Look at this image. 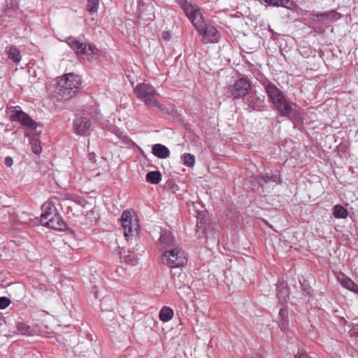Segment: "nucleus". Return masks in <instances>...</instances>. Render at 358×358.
<instances>
[{"label": "nucleus", "instance_id": "412c9836", "mask_svg": "<svg viewBox=\"0 0 358 358\" xmlns=\"http://www.w3.org/2000/svg\"><path fill=\"white\" fill-rule=\"evenodd\" d=\"M5 51L9 59L12 60L14 63L18 64L21 61V53L16 46H7Z\"/></svg>", "mask_w": 358, "mask_h": 358}, {"label": "nucleus", "instance_id": "a19ab883", "mask_svg": "<svg viewBox=\"0 0 358 358\" xmlns=\"http://www.w3.org/2000/svg\"><path fill=\"white\" fill-rule=\"evenodd\" d=\"M302 287H302L303 293L304 294H306V295L310 294V287H306V285H302Z\"/></svg>", "mask_w": 358, "mask_h": 358}, {"label": "nucleus", "instance_id": "72a5a7b5", "mask_svg": "<svg viewBox=\"0 0 358 358\" xmlns=\"http://www.w3.org/2000/svg\"><path fill=\"white\" fill-rule=\"evenodd\" d=\"M10 303V301L6 296L0 297V309L3 310L7 308Z\"/></svg>", "mask_w": 358, "mask_h": 358}, {"label": "nucleus", "instance_id": "4468645a", "mask_svg": "<svg viewBox=\"0 0 358 358\" xmlns=\"http://www.w3.org/2000/svg\"><path fill=\"white\" fill-rule=\"evenodd\" d=\"M43 225L58 231L64 230L66 228L65 222L62 217L57 213L43 222Z\"/></svg>", "mask_w": 358, "mask_h": 358}, {"label": "nucleus", "instance_id": "c756f323", "mask_svg": "<svg viewBox=\"0 0 358 358\" xmlns=\"http://www.w3.org/2000/svg\"><path fill=\"white\" fill-rule=\"evenodd\" d=\"M143 6L144 5H141L140 3H138V8H139V12H140L141 17L145 20H152L154 17V11L152 10H153L152 6H147L146 8L149 13L147 15L144 16V15L143 13Z\"/></svg>", "mask_w": 358, "mask_h": 358}, {"label": "nucleus", "instance_id": "7c9ffc66", "mask_svg": "<svg viewBox=\"0 0 358 358\" xmlns=\"http://www.w3.org/2000/svg\"><path fill=\"white\" fill-rule=\"evenodd\" d=\"M99 8L98 0H87L86 8L90 13H96Z\"/></svg>", "mask_w": 358, "mask_h": 358}, {"label": "nucleus", "instance_id": "f257e3e1", "mask_svg": "<svg viewBox=\"0 0 358 358\" xmlns=\"http://www.w3.org/2000/svg\"><path fill=\"white\" fill-rule=\"evenodd\" d=\"M180 6L192 25L203 36L202 41L204 43L218 42L219 36L214 26L207 24L203 20L200 9L197 5L187 0H182Z\"/></svg>", "mask_w": 358, "mask_h": 358}, {"label": "nucleus", "instance_id": "473e14b6", "mask_svg": "<svg viewBox=\"0 0 358 358\" xmlns=\"http://www.w3.org/2000/svg\"><path fill=\"white\" fill-rule=\"evenodd\" d=\"M31 149L32 151L36 154L38 155L42 152V148L41 146V142L38 139H33L31 141Z\"/></svg>", "mask_w": 358, "mask_h": 358}, {"label": "nucleus", "instance_id": "9b49d317", "mask_svg": "<svg viewBox=\"0 0 358 358\" xmlns=\"http://www.w3.org/2000/svg\"><path fill=\"white\" fill-rule=\"evenodd\" d=\"M257 182L262 187H265L268 182L279 185L282 182L281 176L278 171H269L264 176H259L256 178Z\"/></svg>", "mask_w": 358, "mask_h": 358}, {"label": "nucleus", "instance_id": "1a4fd4ad", "mask_svg": "<svg viewBox=\"0 0 358 358\" xmlns=\"http://www.w3.org/2000/svg\"><path fill=\"white\" fill-rule=\"evenodd\" d=\"M260 82L268 96V101L270 103H271V105H273L275 101H278L280 98H283V96L285 94L273 83L267 78H264Z\"/></svg>", "mask_w": 358, "mask_h": 358}, {"label": "nucleus", "instance_id": "e433bc0d", "mask_svg": "<svg viewBox=\"0 0 358 358\" xmlns=\"http://www.w3.org/2000/svg\"><path fill=\"white\" fill-rule=\"evenodd\" d=\"M106 313V315H103V318L106 317L107 319L110 320H113L115 318V314L113 311V309L110 310L105 311Z\"/></svg>", "mask_w": 358, "mask_h": 358}, {"label": "nucleus", "instance_id": "dca6fc26", "mask_svg": "<svg viewBox=\"0 0 358 358\" xmlns=\"http://www.w3.org/2000/svg\"><path fill=\"white\" fill-rule=\"evenodd\" d=\"M17 330L23 335L31 336L38 335L41 333L38 325H28L25 323H18L17 326Z\"/></svg>", "mask_w": 358, "mask_h": 358}, {"label": "nucleus", "instance_id": "5701e85b", "mask_svg": "<svg viewBox=\"0 0 358 358\" xmlns=\"http://www.w3.org/2000/svg\"><path fill=\"white\" fill-rule=\"evenodd\" d=\"M341 284L344 288L358 294V285L356 284L351 278L344 277L341 280Z\"/></svg>", "mask_w": 358, "mask_h": 358}, {"label": "nucleus", "instance_id": "6ab92c4d", "mask_svg": "<svg viewBox=\"0 0 358 358\" xmlns=\"http://www.w3.org/2000/svg\"><path fill=\"white\" fill-rule=\"evenodd\" d=\"M277 296L280 301L286 302L289 297V289L284 280H278L276 285Z\"/></svg>", "mask_w": 358, "mask_h": 358}, {"label": "nucleus", "instance_id": "0eeeda50", "mask_svg": "<svg viewBox=\"0 0 358 358\" xmlns=\"http://www.w3.org/2000/svg\"><path fill=\"white\" fill-rule=\"evenodd\" d=\"M121 224L124 229V234L127 240L137 235L139 226L137 220L133 218L130 212L124 210L122 213Z\"/></svg>", "mask_w": 358, "mask_h": 358}, {"label": "nucleus", "instance_id": "cd10ccee", "mask_svg": "<svg viewBox=\"0 0 358 358\" xmlns=\"http://www.w3.org/2000/svg\"><path fill=\"white\" fill-rule=\"evenodd\" d=\"M18 218L20 222L29 225H35L38 222L37 218H33L29 214L24 212H22L21 215L18 216Z\"/></svg>", "mask_w": 358, "mask_h": 358}, {"label": "nucleus", "instance_id": "20e7f679", "mask_svg": "<svg viewBox=\"0 0 358 358\" xmlns=\"http://www.w3.org/2000/svg\"><path fill=\"white\" fill-rule=\"evenodd\" d=\"M162 263L171 268H180L187 264V258L183 250L179 248L166 250L162 256Z\"/></svg>", "mask_w": 358, "mask_h": 358}, {"label": "nucleus", "instance_id": "ddd939ff", "mask_svg": "<svg viewBox=\"0 0 358 358\" xmlns=\"http://www.w3.org/2000/svg\"><path fill=\"white\" fill-rule=\"evenodd\" d=\"M12 119L14 121H18L22 124L27 126L31 129H36L37 123L32 120L26 113L22 110L17 111L13 116Z\"/></svg>", "mask_w": 358, "mask_h": 358}, {"label": "nucleus", "instance_id": "423d86ee", "mask_svg": "<svg viewBox=\"0 0 358 358\" xmlns=\"http://www.w3.org/2000/svg\"><path fill=\"white\" fill-rule=\"evenodd\" d=\"M66 42L77 55L90 56L98 54L96 47L88 42H80L73 36L67 38Z\"/></svg>", "mask_w": 358, "mask_h": 358}, {"label": "nucleus", "instance_id": "49530a36", "mask_svg": "<svg viewBox=\"0 0 358 358\" xmlns=\"http://www.w3.org/2000/svg\"><path fill=\"white\" fill-rule=\"evenodd\" d=\"M357 330H358V324L357 325Z\"/></svg>", "mask_w": 358, "mask_h": 358}, {"label": "nucleus", "instance_id": "4be33fe9", "mask_svg": "<svg viewBox=\"0 0 358 358\" xmlns=\"http://www.w3.org/2000/svg\"><path fill=\"white\" fill-rule=\"evenodd\" d=\"M114 299L112 295L103 296L101 300L100 307L103 312L110 310L113 308Z\"/></svg>", "mask_w": 358, "mask_h": 358}, {"label": "nucleus", "instance_id": "c85d7f7f", "mask_svg": "<svg viewBox=\"0 0 358 358\" xmlns=\"http://www.w3.org/2000/svg\"><path fill=\"white\" fill-rule=\"evenodd\" d=\"M182 163L187 167H193L195 163V157L192 154L185 153L181 157Z\"/></svg>", "mask_w": 358, "mask_h": 358}, {"label": "nucleus", "instance_id": "c03bdc74", "mask_svg": "<svg viewBox=\"0 0 358 358\" xmlns=\"http://www.w3.org/2000/svg\"><path fill=\"white\" fill-rule=\"evenodd\" d=\"M163 38L165 40H169V33H167V32L163 33Z\"/></svg>", "mask_w": 358, "mask_h": 358}, {"label": "nucleus", "instance_id": "393cba45", "mask_svg": "<svg viewBox=\"0 0 358 358\" xmlns=\"http://www.w3.org/2000/svg\"><path fill=\"white\" fill-rule=\"evenodd\" d=\"M146 181L151 184H158L162 180V174L159 171H150L146 174Z\"/></svg>", "mask_w": 358, "mask_h": 358}, {"label": "nucleus", "instance_id": "a878e982", "mask_svg": "<svg viewBox=\"0 0 358 358\" xmlns=\"http://www.w3.org/2000/svg\"><path fill=\"white\" fill-rule=\"evenodd\" d=\"M315 16L322 20H324L326 19L337 20L340 17V15L333 10L324 13H318L315 15Z\"/></svg>", "mask_w": 358, "mask_h": 358}, {"label": "nucleus", "instance_id": "f3484780", "mask_svg": "<svg viewBox=\"0 0 358 358\" xmlns=\"http://www.w3.org/2000/svg\"><path fill=\"white\" fill-rule=\"evenodd\" d=\"M248 106L255 110H261L264 103V96H257L256 94H250L246 98Z\"/></svg>", "mask_w": 358, "mask_h": 358}, {"label": "nucleus", "instance_id": "bb28decb", "mask_svg": "<svg viewBox=\"0 0 358 358\" xmlns=\"http://www.w3.org/2000/svg\"><path fill=\"white\" fill-rule=\"evenodd\" d=\"M333 215L336 218L338 219H345L348 215V212L347 209H345L341 205H336L333 208Z\"/></svg>", "mask_w": 358, "mask_h": 358}, {"label": "nucleus", "instance_id": "39448f33", "mask_svg": "<svg viewBox=\"0 0 358 358\" xmlns=\"http://www.w3.org/2000/svg\"><path fill=\"white\" fill-rule=\"evenodd\" d=\"M273 108L281 116L292 119L297 113V106L286 94L273 105Z\"/></svg>", "mask_w": 358, "mask_h": 358}, {"label": "nucleus", "instance_id": "aec40b11", "mask_svg": "<svg viewBox=\"0 0 358 358\" xmlns=\"http://www.w3.org/2000/svg\"><path fill=\"white\" fill-rule=\"evenodd\" d=\"M152 154L159 159H166L170 156L169 148L159 143H157L152 146Z\"/></svg>", "mask_w": 358, "mask_h": 358}, {"label": "nucleus", "instance_id": "2eb2a0df", "mask_svg": "<svg viewBox=\"0 0 358 358\" xmlns=\"http://www.w3.org/2000/svg\"><path fill=\"white\" fill-rule=\"evenodd\" d=\"M42 213L41 215V222L43 224L47 220L56 214V208L52 201L45 202L42 206Z\"/></svg>", "mask_w": 358, "mask_h": 358}, {"label": "nucleus", "instance_id": "2f4dec72", "mask_svg": "<svg viewBox=\"0 0 358 358\" xmlns=\"http://www.w3.org/2000/svg\"><path fill=\"white\" fill-rule=\"evenodd\" d=\"M124 262L130 266L136 265L138 263V258L134 253H130L123 257Z\"/></svg>", "mask_w": 358, "mask_h": 358}, {"label": "nucleus", "instance_id": "58836bf2", "mask_svg": "<svg viewBox=\"0 0 358 358\" xmlns=\"http://www.w3.org/2000/svg\"><path fill=\"white\" fill-rule=\"evenodd\" d=\"M4 164L8 167H10L13 164V160L12 157H10L9 156L6 157L4 159Z\"/></svg>", "mask_w": 358, "mask_h": 358}, {"label": "nucleus", "instance_id": "6e6552de", "mask_svg": "<svg viewBox=\"0 0 358 358\" xmlns=\"http://www.w3.org/2000/svg\"><path fill=\"white\" fill-rule=\"evenodd\" d=\"M260 82L268 96V101L270 103H271V105H273L275 101H278L280 98H283V96L285 94L273 83L267 78H264Z\"/></svg>", "mask_w": 358, "mask_h": 358}, {"label": "nucleus", "instance_id": "f704fd0d", "mask_svg": "<svg viewBox=\"0 0 358 358\" xmlns=\"http://www.w3.org/2000/svg\"><path fill=\"white\" fill-rule=\"evenodd\" d=\"M287 324H288L287 317H282V319L280 320L279 326L283 331H285L287 330Z\"/></svg>", "mask_w": 358, "mask_h": 358}, {"label": "nucleus", "instance_id": "f8f14e48", "mask_svg": "<svg viewBox=\"0 0 358 358\" xmlns=\"http://www.w3.org/2000/svg\"><path fill=\"white\" fill-rule=\"evenodd\" d=\"M91 122L87 117H77L73 121V129L80 135H87L90 132Z\"/></svg>", "mask_w": 358, "mask_h": 358}, {"label": "nucleus", "instance_id": "c9c22d12", "mask_svg": "<svg viewBox=\"0 0 358 358\" xmlns=\"http://www.w3.org/2000/svg\"><path fill=\"white\" fill-rule=\"evenodd\" d=\"M6 6L8 8H13L15 10L17 8V2L16 0H6Z\"/></svg>", "mask_w": 358, "mask_h": 358}, {"label": "nucleus", "instance_id": "ea45409f", "mask_svg": "<svg viewBox=\"0 0 358 358\" xmlns=\"http://www.w3.org/2000/svg\"><path fill=\"white\" fill-rule=\"evenodd\" d=\"M280 320L282 317H287V310L285 308H281L279 311Z\"/></svg>", "mask_w": 358, "mask_h": 358}, {"label": "nucleus", "instance_id": "37998d69", "mask_svg": "<svg viewBox=\"0 0 358 358\" xmlns=\"http://www.w3.org/2000/svg\"><path fill=\"white\" fill-rule=\"evenodd\" d=\"M93 289H94V291H93V292H94V297H95L96 299H98L100 294H99V291L97 290V287H96V286H94V287H93Z\"/></svg>", "mask_w": 358, "mask_h": 358}, {"label": "nucleus", "instance_id": "b1692460", "mask_svg": "<svg viewBox=\"0 0 358 358\" xmlns=\"http://www.w3.org/2000/svg\"><path fill=\"white\" fill-rule=\"evenodd\" d=\"M173 317V310L169 306H164L159 312V319L164 322L170 321Z\"/></svg>", "mask_w": 358, "mask_h": 358}, {"label": "nucleus", "instance_id": "f03ea898", "mask_svg": "<svg viewBox=\"0 0 358 358\" xmlns=\"http://www.w3.org/2000/svg\"><path fill=\"white\" fill-rule=\"evenodd\" d=\"M80 85V77L74 73H68L59 78L55 85L58 99L67 100L72 98L78 92Z\"/></svg>", "mask_w": 358, "mask_h": 358}, {"label": "nucleus", "instance_id": "79ce46f5", "mask_svg": "<svg viewBox=\"0 0 358 358\" xmlns=\"http://www.w3.org/2000/svg\"><path fill=\"white\" fill-rule=\"evenodd\" d=\"M88 158L93 163L96 162V155L94 152L89 153Z\"/></svg>", "mask_w": 358, "mask_h": 358}, {"label": "nucleus", "instance_id": "7ed1b4c3", "mask_svg": "<svg viewBox=\"0 0 358 358\" xmlns=\"http://www.w3.org/2000/svg\"><path fill=\"white\" fill-rule=\"evenodd\" d=\"M134 92L137 98L146 106H155L162 111L164 110V106L157 100L158 93L151 85L145 83L138 84L134 88Z\"/></svg>", "mask_w": 358, "mask_h": 358}, {"label": "nucleus", "instance_id": "4c0bfd02", "mask_svg": "<svg viewBox=\"0 0 358 358\" xmlns=\"http://www.w3.org/2000/svg\"><path fill=\"white\" fill-rule=\"evenodd\" d=\"M294 358H311L306 352H301L294 355Z\"/></svg>", "mask_w": 358, "mask_h": 358}, {"label": "nucleus", "instance_id": "a18cd8bd", "mask_svg": "<svg viewBox=\"0 0 358 358\" xmlns=\"http://www.w3.org/2000/svg\"><path fill=\"white\" fill-rule=\"evenodd\" d=\"M252 358H262V355H256L255 356L252 357Z\"/></svg>", "mask_w": 358, "mask_h": 358}, {"label": "nucleus", "instance_id": "9d476101", "mask_svg": "<svg viewBox=\"0 0 358 358\" xmlns=\"http://www.w3.org/2000/svg\"><path fill=\"white\" fill-rule=\"evenodd\" d=\"M250 87V81L245 78H241L232 85L231 94L234 98L238 99L247 94Z\"/></svg>", "mask_w": 358, "mask_h": 358}, {"label": "nucleus", "instance_id": "a211bd4d", "mask_svg": "<svg viewBox=\"0 0 358 358\" xmlns=\"http://www.w3.org/2000/svg\"><path fill=\"white\" fill-rule=\"evenodd\" d=\"M175 240L171 232L167 229H162L159 243L163 248L173 246Z\"/></svg>", "mask_w": 358, "mask_h": 358}]
</instances>
